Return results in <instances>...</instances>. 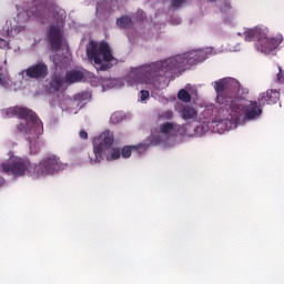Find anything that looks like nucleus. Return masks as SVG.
<instances>
[{"mask_svg": "<svg viewBox=\"0 0 284 284\" xmlns=\"http://www.w3.org/2000/svg\"><path fill=\"white\" fill-rule=\"evenodd\" d=\"M214 54V48L207 47L205 49L192 50L183 55H175L164 61H158L152 64H144L132 68L126 77L128 85H150L154 83L159 77H174L184 70H189L192 65L203 63L205 59H210Z\"/></svg>", "mask_w": 284, "mask_h": 284, "instance_id": "nucleus-1", "label": "nucleus"}, {"mask_svg": "<svg viewBox=\"0 0 284 284\" xmlns=\"http://www.w3.org/2000/svg\"><path fill=\"white\" fill-rule=\"evenodd\" d=\"M7 116H18L20 123L17 124L18 134H23L30 143L31 154H39L43 142L39 140V136L43 134V122L39 119L37 113L28 108L11 106L6 110Z\"/></svg>", "mask_w": 284, "mask_h": 284, "instance_id": "nucleus-2", "label": "nucleus"}, {"mask_svg": "<svg viewBox=\"0 0 284 284\" xmlns=\"http://www.w3.org/2000/svg\"><path fill=\"white\" fill-rule=\"evenodd\" d=\"M114 133L104 131L99 136V143L94 144L93 152L89 154L90 163H101V161H116L121 159V149L113 148ZM111 150V154H110Z\"/></svg>", "mask_w": 284, "mask_h": 284, "instance_id": "nucleus-3", "label": "nucleus"}, {"mask_svg": "<svg viewBox=\"0 0 284 284\" xmlns=\"http://www.w3.org/2000/svg\"><path fill=\"white\" fill-rule=\"evenodd\" d=\"M215 92L217 94L216 101L220 104V113L224 116V110H230L231 113L236 115L241 109V99L236 98V91L230 89V83L227 80L221 79L215 81L214 85Z\"/></svg>", "mask_w": 284, "mask_h": 284, "instance_id": "nucleus-4", "label": "nucleus"}, {"mask_svg": "<svg viewBox=\"0 0 284 284\" xmlns=\"http://www.w3.org/2000/svg\"><path fill=\"white\" fill-rule=\"evenodd\" d=\"M87 57L89 61H93L95 65H99L98 70L105 71L110 70V61H114V55L110 50L108 42H97L91 40L87 44Z\"/></svg>", "mask_w": 284, "mask_h": 284, "instance_id": "nucleus-5", "label": "nucleus"}, {"mask_svg": "<svg viewBox=\"0 0 284 284\" xmlns=\"http://www.w3.org/2000/svg\"><path fill=\"white\" fill-rule=\"evenodd\" d=\"M245 41H256L255 47L258 52L270 54L283 43V37L267 38V34L261 28L248 29L244 32Z\"/></svg>", "mask_w": 284, "mask_h": 284, "instance_id": "nucleus-6", "label": "nucleus"}, {"mask_svg": "<svg viewBox=\"0 0 284 284\" xmlns=\"http://www.w3.org/2000/svg\"><path fill=\"white\" fill-rule=\"evenodd\" d=\"M235 112H237L236 115L232 113V108L224 110L223 119L241 121V116L244 115L245 121H254V119H258V116L263 114V104L252 100L247 101L246 104H242L240 100V110H236Z\"/></svg>", "mask_w": 284, "mask_h": 284, "instance_id": "nucleus-7", "label": "nucleus"}, {"mask_svg": "<svg viewBox=\"0 0 284 284\" xmlns=\"http://www.w3.org/2000/svg\"><path fill=\"white\" fill-rule=\"evenodd\" d=\"M63 162L57 155H47L33 166L34 176H50L64 170Z\"/></svg>", "mask_w": 284, "mask_h": 284, "instance_id": "nucleus-8", "label": "nucleus"}, {"mask_svg": "<svg viewBox=\"0 0 284 284\" xmlns=\"http://www.w3.org/2000/svg\"><path fill=\"white\" fill-rule=\"evenodd\" d=\"M59 12V7L54 2H49L48 0H42L40 6L33 11V17L40 19L42 23L50 21L51 17H57Z\"/></svg>", "mask_w": 284, "mask_h": 284, "instance_id": "nucleus-9", "label": "nucleus"}, {"mask_svg": "<svg viewBox=\"0 0 284 284\" xmlns=\"http://www.w3.org/2000/svg\"><path fill=\"white\" fill-rule=\"evenodd\" d=\"M27 170H30V162L28 161H12L10 163L2 164V171L6 174H11L12 176H24Z\"/></svg>", "mask_w": 284, "mask_h": 284, "instance_id": "nucleus-10", "label": "nucleus"}, {"mask_svg": "<svg viewBox=\"0 0 284 284\" xmlns=\"http://www.w3.org/2000/svg\"><path fill=\"white\" fill-rule=\"evenodd\" d=\"M49 44L52 50L59 52L63 47V31L59 26H51L48 31Z\"/></svg>", "mask_w": 284, "mask_h": 284, "instance_id": "nucleus-11", "label": "nucleus"}, {"mask_svg": "<svg viewBox=\"0 0 284 284\" xmlns=\"http://www.w3.org/2000/svg\"><path fill=\"white\" fill-rule=\"evenodd\" d=\"M24 72L29 79H45L49 73L48 64L39 62L29 67Z\"/></svg>", "mask_w": 284, "mask_h": 284, "instance_id": "nucleus-12", "label": "nucleus"}, {"mask_svg": "<svg viewBox=\"0 0 284 284\" xmlns=\"http://www.w3.org/2000/svg\"><path fill=\"white\" fill-rule=\"evenodd\" d=\"M281 99V93L277 90L268 89L258 95L260 105H274Z\"/></svg>", "mask_w": 284, "mask_h": 284, "instance_id": "nucleus-13", "label": "nucleus"}, {"mask_svg": "<svg viewBox=\"0 0 284 284\" xmlns=\"http://www.w3.org/2000/svg\"><path fill=\"white\" fill-rule=\"evenodd\" d=\"M65 79L61 75H53L49 82V92H59L63 88Z\"/></svg>", "mask_w": 284, "mask_h": 284, "instance_id": "nucleus-14", "label": "nucleus"}, {"mask_svg": "<svg viewBox=\"0 0 284 284\" xmlns=\"http://www.w3.org/2000/svg\"><path fill=\"white\" fill-rule=\"evenodd\" d=\"M83 73L80 70H71L65 74V83H79L83 81Z\"/></svg>", "mask_w": 284, "mask_h": 284, "instance_id": "nucleus-15", "label": "nucleus"}, {"mask_svg": "<svg viewBox=\"0 0 284 284\" xmlns=\"http://www.w3.org/2000/svg\"><path fill=\"white\" fill-rule=\"evenodd\" d=\"M115 23L121 30H129V28L134 27V21H132V18L129 16L118 18Z\"/></svg>", "mask_w": 284, "mask_h": 284, "instance_id": "nucleus-16", "label": "nucleus"}, {"mask_svg": "<svg viewBox=\"0 0 284 284\" xmlns=\"http://www.w3.org/2000/svg\"><path fill=\"white\" fill-rule=\"evenodd\" d=\"M181 116L184 121H194L199 116V112H196L192 106H185L181 111Z\"/></svg>", "mask_w": 284, "mask_h": 284, "instance_id": "nucleus-17", "label": "nucleus"}, {"mask_svg": "<svg viewBox=\"0 0 284 284\" xmlns=\"http://www.w3.org/2000/svg\"><path fill=\"white\" fill-rule=\"evenodd\" d=\"M175 124L174 122H165L160 125V133L164 134V136H170L172 132H174Z\"/></svg>", "mask_w": 284, "mask_h": 284, "instance_id": "nucleus-18", "label": "nucleus"}, {"mask_svg": "<svg viewBox=\"0 0 284 284\" xmlns=\"http://www.w3.org/2000/svg\"><path fill=\"white\" fill-rule=\"evenodd\" d=\"M179 101H182L183 103H190L192 101V95L190 92L185 89H181L178 93Z\"/></svg>", "mask_w": 284, "mask_h": 284, "instance_id": "nucleus-19", "label": "nucleus"}, {"mask_svg": "<svg viewBox=\"0 0 284 284\" xmlns=\"http://www.w3.org/2000/svg\"><path fill=\"white\" fill-rule=\"evenodd\" d=\"M220 11L223 12L224 14H227V12L232 11V4L227 1L222 2L220 7Z\"/></svg>", "mask_w": 284, "mask_h": 284, "instance_id": "nucleus-20", "label": "nucleus"}, {"mask_svg": "<svg viewBox=\"0 0 284 284\" xmlns=\"http://www.w3.org/2000/svg\"><path fill=\"white\" fill-rule=\"evenodd\" d=\"M123 159H130L132 156V146H123L121 153Z\"/></svg>", "mask_w": 284, "mask_h": 284, "instance_id": "nucleus-21", "label": "nucleus"}, {"mask_svg": "<svg viewBox=\"0 0 284 284\" xmlns=\"http://www.w3.org/2000/svg\"><path fill=\"white\" fill-rule=\"evenodd\" d=\"M174 116V112L173 111H164L162 114H161V119H164L166 121H172Z\"/></svg>", "mask_w": 284, "mask_h": 284, "instance_id": "nucleus-22", "label": "nucleus"}, {"mask_svg": "<svg viewBox=\"0 0 284 284\" xmlns=\"http://www.w3.org/2000/svg\"><path fill=\"white\" fill-rule=\"evenodd\" d=\"M183 3H187V0H171L172 8H181Z\"/></svg>", "mask_w": 284, "mask_h": 284, "instance_id": "nucleus-23", "label": "nucleus"}, {"mask_svg": "<svg viewBox=\"0 0 284 284\" xmlns=\"http://www.w3.org/2000/svg\"><path fill=\"white\" fill-rule=\"evenodd\" d=\"M277 68H278V73L276 74V79H277L278 83H284L283 68H281V65H278Z\"/></svg>", "mask_w": 284, "mask_h": 284, "instance_id": "nucleus-24", "label": "nucleus"}, {"mask_svg": "<svg viewBox=\"0 0 284 284\" xmlns=\"http://www.w3.org/2000/svg\"><path fill=\"white\" fill-rule=\"evenodd\" d=\"M121 121V113L115 112L111 115V123H119Z\"/></svg>", "mask_w": 284, "mask_h": 284, "instance_id": "nucleus-25", "label": "nucleus"}, {"mask_svg": "<svg viewBox=\"0 0 284 284\" xmlns=\"http://www.w3.org/2000/svg\"><path fill=\"white\" fill-rule=\"evenodd\" d=\"M140 94H141V101H146L150 98V91L142 90Z\"/></svg>", "mask_w": 284, "mask_h": 284, "instance_id": "nucleus-26", "label": "nucleus"}, {"mask_svg": "<svg viewBox=\"0 0 284 284\" xmlns=\"http://www.w3.org/2000/svg\"><path fill=\"white\" fill-rule=\"evenodd\" d=\"M88 99V93H78L75 95V101H85Z\"/></svg>", "mask_w": 284, "mask_h": 284, "instance_id": "nucleus-27", "label": "nucleus"}, {"mask_svg": "<svg viewBox=\"0 0 284 284\" xmlns=\"http://www.w3.org/2000/svg\"><path fill=\"white\" fill-rule=\"evenodd\" d=\"M80 139L88 141V132L85 130L80 131Z\"/></svg>", "mask_w": 284, "mask_h": 284, "instance_id": "nucleus-28", "label": "nucleus"}, {"mask_svg": "<svg viewBox=\"0 0 284 284\" xmlns=\"http://www.w3.org/2000/svg\"><path fill=\"white\" fill-rule=\"evenodd\" d=\"M0 85H6V79L2 73H0Z\"/></svg>", "mask_w": 284, "mask_h": 284, "instance_id": "nucleus-29", "label": "nucleus"}, {"mask_svg": "<svg viewBox=\"0 0 284 284\" xmlns=\"http://www.w3.org/2000/svg\"><path fill=\"white\" fill-rule=\"evenodd\" d=\"M211 3H216V0H209Z\"/></svg>", "mask_w": 284, "mask_h": 284, "instance_id": "nucleus-30", "label": "nucleus"}, {"mask_svg": "<svg viewBox=\"0 0 284 284\" xmlns=\"http://www.w3.org/2000/svg\"><path fill=\"white\" fill-rule=\"evenodd\" d=\"M139 148L143 149V146H142V145H140Z\"/></svg>", "mask_w": 284, "mask_h": 284, "instance_id": "nucleus-31", "label": "nucleus"}]
</instances>
